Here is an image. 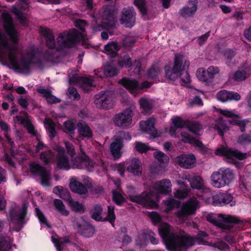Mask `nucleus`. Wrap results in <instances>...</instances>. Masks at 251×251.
I'll use <instances>...</instances> for the list:
<instances>
[{
	"instance_id": "nucleus-1",
	"label": "nucleus",
	"mask_w": 251,
	"mask_h": 251,
	"mask_svg": "<svg viewBox=\"0 0 251 251\" xmlns=\"http://www.w3.org/2000/svg\"><path fill=\"white\" fill-rule=\"evenodd\" d=\"M18 49L16 45L9 44L7 38L0 31V61L2 64L10 63L19 69L25 71L29 70L33 62L34 54L27 58L23 57L20 61L17 59Z\"/></svg>"
},
{
	"instance_id": "nucleus-2",
	"label": "nucleus",
	"mask_w": 251,
	"mask_h": 251,
	"mask_svg": "<svg viewBox=\"0 0 251 251\" xmlns=\"http://www.w3.org/2000/svg\"><path fill=\"white\" fill-rule=\"evenodd\" d=\"M40 32L46 38L47 46L50 49L60 50L64 48L73 47L80 40V36L76 29H72L60 33L55 43L52 32L49 28H41Z\"/></svg>"
},
{
	"instance_id": "nucleus-3",
	"label": "nucleus",
	"mask_w": 251,
	"mask_h": 251,
	"mask_svg": "<svg viewBox=\"0 0 251 251\" xmlns=\"http://www.w3.org/2000/svg\"><path fill=\"white\" fill-rule=\"evenodd\" d=\"M234 177L233 171L230 169H221L212 174L211 176V184L215 188H221L229 185Z\"/></svg>"
},
{
	"instance_id": "nucleus-4",
	"label": "nucleus",
	"mask_w": 251,
	"mask_h": 251,
	"mask_svg": "<svg viewBox=\"0 0 251 251\" xmlns=\"http://www.w3.org/2000/svg\"><path fill=\"white\" fill-rule=\"evenodd\" d=\"M206 219L211 223L226 230H230L234 225L240 222V220L237 217L229 215H209Z\"/></svg>"
},
{
	"instance_id": "nucleus-5",
	"label": "nucleus",
	"mask_w": 251,
	"mask_h": 251,
	"mask_svg": "<svg viewBox=\"0 0 251 251\" xmlns=\"http://www.w3.org/2000/svg\"><path fill=\"white\" fill-rule=\"evenodd\" d=\"M170 239L171 244L169 248L174 251L186 250L195 244V237L184 232L176 235L174 239Z\"/></svg>"
},
{
	"instance_id": "nucleus-6",
	"label": "nucleus",
	"mask_w": 251,
	"mask_h": 251,
	"mask_svg": "<svg viewBox=\"0 0 251 251\" xmlns=\"http://www.w3.org/2000/svg\"><path fill=\"white\" fill-rule=\"evenodd\" d=\"M30 172L35 176H38L40 178V183L44 187L51 186L50 180L51 179L50 171L46 167H44L35 162L31 163L29 165Z\"/></svg>"
},
{
	"instance_id": "nucleus-7",
	"label": "nucleus",
	"mask_w": 251,
	"mask_h": 251,
	"mask_svg": "<svg viewBox=\"0 0 251 251\" xmlns=\"http://www.w3.org/2000/svg\"><path fill=\"white\" fill-rule=\"evenodd\" d=\"M131 138L129 132L124 131L119 132L117 136H114V141L110 146V151L115 159H119L122 156L121 150L123 146V141L130 140Z\"/></svg>"
},
{
	"instance_id": "nucleus-8",
	"label": "nucleus",
	"mask_w": 251,
	"mask_h": 251,
	"mask_svg": "<svg viewBox=\"0 0 251 251\" xmlns=\"http://www.w3.org/2000/svg\"><path fill=\"white\" fill-rule=\"evenodd\" d=\"M94 103L96 106L100 109L112 108L114 104L113 93L111 91H105L96 95Z\"/></svg>"
},
{
	"instance_id": "nucleus-9",
	"label": "nucleus",
	"mask_w": 251,
	"mask_h": 251,
	"mask_svg": "<svg viewBox=\"0 0 251 251\" xmlns=\"http://www.w3.org/2000/svg\"><path fill=\"white\" fill-rule=\"evenodd\" d=\"M183 57L182 55H176L173 66L172 67L170 66H165V77L168 79L174 81L178 77L182 66Z\"/></svg>"
},
{
	"instance_id": "nucleus-10",
	"label": "nucleus",
	"mask_w": 251,
	"mask_h": 251,
	"mask_svg": "<svg viewBox=\"0 0 251 251\" xmlns=\"http://www.w3.org/2000/svg\"><path fill=\"white\" fill-rule=\"evenodd\" d=\"M132 110L131 107L126 108L123 112L114 115L113 121L115 125L120 127L126 128L131 124Z\"/></svg>"
},
{
	"instance_id": "nucleus-11",
	"label": "nucleus",
	"mask_w": 251,
	"mask_h": 251,
	"mask_svg": "<svg viewBox=\"0 0 251 251\" xmlns=\"http://www.w3.org/2000/svg\"><path fill=\"white\" fill-rule=\"evenodd\" d=\"M129 199L131 201L140 204L145 207L154 208L157 206V204L153 200L152 194L150 192H144L140 195H129Z\"/></svg>"
},
{
	"instance_id": "nucleus-12",
	"label": "nucleus",
	"mask_w": 251,
	"mask_h": 251,
	"mask_svg": "<svg viewBox=\"0 0 251 251\" xmlns=\"http://www.w3.org/2000/svg\"><path fill=\"white\" fill-rule=\"evenodd\" d=\"M198 203L199 202L196 198H191L177 212V217L180 220H184L189 215L194 213Z\"/></svg>"
},
{
	"instance_id": "nucleus-13",
	"label": "nucleus",
	"mask_w": 251,
	"mask_h": 251,
	"mask_svg": "<svg viewBox=\"0 0 251 251\" xmlns=\"http://www.w3.org/2000/svg\"><path fill=\"white\" fill-rule=\"evenodd\" d=\"M2 18L3 26L6 32L9 36L11 40L14 44H17L18 42V33L13 25L12 17L7 13H3Z\"/></svg>"
},
{
	"instance_id": "nucleus-14",
	"label": "nucleus",
	"mask_w": 251,
	"mask_h": 251,
	"mask_svg": "<svg viewBox=\"0 0 251 251\" xmlns=\"http://www.w3.org/2000/svg\"><path fill=\"white\" fill-rule=\"evenodd\" d=\"M27 205L24 203L21 208L16 207L11 209L9 214L11 220L20 225L25 224V218L27 214Z\"/></svg>"
},
{
	"instance_id": "nucleus-15",
	"label": "nucleus",
	"mask_w": 251,
	"mask_h": 251,
	"mask_svg": "<svg viewBox=\"0 0 251 251\" xmlns=\"http://www.w3.org/2000/svg\"><path fill=\"white\" fill-rule=\"evenodd\" d=\"M217 155L224 156L229 159L237 158L242 160L246 158L247 154L243 153L237 150H234L227 147L221 146L215 150Z\"/></svg>"
},
{
	"instance_id": "nucleus-16",
	"label": "nucleus",
	"mask_w": 251,
	"mask_h": 251,
	"mask_svg": "<svg viewBox=\"0 0 251 251\" xmlns=\"http://www.w3.org/2000/svg\"><path fill=\"white\" fill-rule=\"evenodd\" d=\"M69 187L71 190L79 195H85L87 193L88 188L92 187V182L89 180L82 184L74 177L70 179Z\"/></svg>"
},
{
	"instance_id": "nucleus-17",
	"label": "nucleus",
	"mask_w": 251,
	"mask_h": 251,
	"mask_svg": "<svg viewBox=\"0 0 251 251\" xmlns=\"http://www.w3.org/2000/svg\"><path fill=\"white\" fill-rule=\"evenodd\" d=\"M135 14L136 13L133 7L124 8L122 12L120 19L121 24L126 27H132L135 22Z\"/></svg>"
},
{
	"instance_id": "nucleus-18",
	"label": "nucleus",
	"mask_w": 251,
	"mask_h": 251,
	"mask_svg": "<svg viewBox=\"0 0 251 251\" xmlns=\"http://www.w3.org/2000/svg\"><path fill=\"white\" fill-rule=\"evenodd\" d=\"M119 83L130 91H135L138 89L148 88L151 86V84L147 81H144L140 86L136 80L126 77L120 80Z\"/></svg>"
},
{
	"instance_id": "nucleus-19",
	"label": "nucleus",
	"mask_w": 251,
	"mask_h": 251,
	"mask_svg": "<svg viewBox=\"0 0 251 251\" xmlns=\"http://www.w3.org/2000/svg\"><path fill=\"white\" fill-rule=\"evenodd\" d=\"M233 199L231 195L220 192L212 197V203L215 205L229 204L231 206H232L235 204V201Z\"/></svg>"
},
{
	"instance_id": "nucleus-20",
	"label": "nucleus",
	"mask_w": 251,
	"mask_h": 251,
	"mask_svg": "<svg viewBox=\"0 0 251 251\" xmlns=\"http://www.w3.org/2000/svg\"><path fill=\"white\" fill-rule=\"evenodd\" d=\"M70 83H78L80 87L85 92H88L95 87L93 79L90 77L73 76L69 79Z\"/></svg>"
},
{
	"instance_id": "nucleus-21",
	"label": "nucleus",
	"mask_w": 251,
	"mask_h": 251,
	"mask_svg": "<svg viewBox=\"0 0 251 251\" xmlns=\"http://www.w3.org/2000/svg\"><path fill=\"white\" fill-rule=\"evenodd\" d=\"M159 232L160 236L165 240L168 248L170 246L171 238L174 239L176 236L172 231L171 226L166 223H161L159 226Z\"/></svg>"
},
{
	"instance_id": "nucleus-22",
	"label": "nucleus",
	"mask_w": 251,
	"mask_h": 251,
	"mask_svg": "<svg viewBox=\"0 0 251 251\" xmlns=\"http://www.w3.org/2000/svg\"><path fill=\"white\" fill-rule=\"evenodd\" d=\"M101 17L102 23L105 27H113L115 26L116 16L110 7L105 8Z\"/></svg>"
},
{
	"instance_id": "nucleus-23",
	"label": "nucleus",
	"mask_w": 251,
	"mask_h": 251,
	"mask_svg": "<svg viewBox=\"0 0 251 251\" xmlns=\"http://www.w3.org/2000/svg\"><path fill=\"white\" fill-rule=\"evenodd\" d=\"M55 150L57 152L56 159L58 168L61 169L69 170L70 168L69 161L65 155L64 149L61 147L57 146Z\"/></svg>"
},
{
	"instance_id": "nucleus-24",
	"label": "nucleus",
	"mask_w": 251,
	"mask_h": 251,
	"mask_svg": "<svg viewBox=\"0 0 251 251\" xmlns=\"http://www.w3.org/2000/svg\"><path fill=\"white\" fill-rule=\"evenodd\" d=\"M172 184L168 179H163L155 182L153 186V189L157 194L167 195L171 192Z\"/></svg>"
},
{
	"instance_id": "nucleus-25",
	"label": "nucleus",
	"mask_w": 251,
	"mask_h": 251,
	"mask_svg": "<svg viewBox=\"0 0 251 251\" xmlns=\"http://www.w3.org/2000/svg\"><path fill=\"white\" fill-rule=\"evenodd\" d=\"M176 162L184 168L191 169L195 166L196 158L193 154H183L177 156Z\"/></svg>"
},
{
	"instance_id": "nucleus-26",
	"label": "nucleus",
	"mask_w": 251,
	"mask_h": 251,
	"mask_svg": "<svg viewBox=\"0 0 251 251\" xmlns=\"http://www.w3.org/2000/svg\"><path fill=\"white\" fill-rule=\"evenodd\" d=\"M198 1L197 0L189 1L187 6L181 8L178 12L179 15L183 18L192 17L197 10Z\"/></svg>"
},
{
	"instance_id": "nucleus-27",
	"label": "nucleus",
	"mask_w": 251,
	"mask_h": 251,
	"mask_svg": "<svg viewBox=\"0 0 251 251\" xmlns=\"http://www.w3.org/2000/svg\"><path fill=\"white\" fill-rule=\"evenodd\" d=\"M216 97L219 100L222 102L231 100H239L241 99V97L238 93L228 92L225 90L219 91L217 93Z\"/></svg>"
},
{
	"instance_id": "nucleus-28",
	"label": "nucleus",
	"mask_w": 251,
	"mask_h": 251,
	"mask_svg": "<svg viewBox=\"0 0 251 251\" xmlns=\"http://www.w3.org/2000/svg\"><path fill=\"white\" fill-rule=\"evenodd\" d=\"M156 123L155 119L151 118L147 121H141L140 123L141 126H146V131L150 134L153 138L159 136L158 132L156 128L154 127V125Z\"/></svg>"
},
{
	"instance_id": "nucleus-29",
	"label": "nucleus",
	"mask_w": 251,
	"mask_h": 251,
	"mask_svg": "<svg viewBox=\"0 0 251 251\" xmlns=\"http://www.w3.org/2000/svg\"><path fill=\"white\" fill-rule=\"evenodd\" d=\"M180 136L182 141L184 143H189L198 147L200 150L203 151L205 147L202 143L195 137H191L189 134L186 132H181Z\"/></svg>"
},
{
	"instance_id": "nucleus-30",
	"label": "nucleus",
	"mask_w": 251,
	"mask_h": 251,
	"mask_svg": "<svg viewBox=\"0 0 251 251\" xmlns=\"http://www.w3.org/2000/svg\"><path fill=\"white\" fill-rule=\"evenodd\" d=\"M74 166L78 169L86 167L90 169L93 167V163L89 160L86 155L84 154V157L77 156L75 158Z\"/></svg>"
},
{
	"instance_id": "nucleus-31",
	"label": "nucleus",
	"mask_w": 251,
	"mask_h": 251,
	"mask_svg": "<svg viewBox=\"0 0 251 251\" xmlns=\"http://www.w3.org/2000/svg\"><path fill=\"white\" fill-rule=\"evenodd\" d=\"M127 171L133 174L134 175L138 176L141 175L142 171V164L139 159L134 158L131 160L129 165L127 167Z\"/></svg>"
},
{
	"instance_id": "nucleus-32",
	"label": "nucleus",
	"mask_w": 251,
	"mask_h": 251,
	"mask_svg": "<svg viewBox=\"0 0 251 251\" xmlns=\"http://www.w3.org/2000/svg\"><path fill=\"white\" fill-rule=\"evenodd\" d=\"M77 127L79 135L82 138L90 139L93 136V132L91 128L83 122H78Z\"/></svg>"
},
{
	"instance_id": "nucleus-33",
	"label": "nucleus",
	"mask_w": 251,
	"mask_h": 251,
	"mask_svg": "<svg viewBox=\"0 0 251 251\" xmlns=\"http://www.w3.org/2000/svg\"><path fill=\"white\" fill-rule=\"evenodd\" d=\"M186 179L190 182L191 187L193 189H201L203 186L204 181L200 176H188Z\"/></svg>"
},
{
	"instance_id": "nucleus-34",
	"label": "nucleus",
	"mask_w": 251,
	"mask_h": 251,
	"mask_svg": "<svg viewBox=\"0 0 251 251\" xmlns=\"http://www.w3.org/2000/svg\"><path fill=\"white\" fill-rule=\"evenodd\" d=\"M24 5L19 7V8L13 7L12 11L13 13L17 16V18L19 20L21 23H25L26 21V17L25 14L22 12V10H25L27 7V3L25 0H20Z\"/></svg>"
},
{
	"instance_id": "nucleus-35",
	"label": "nucleus",
	"mask_w": 251,
	"mask_h": 251,
	"mask_svg": "<svg viewBox=\"0 0 251 251\" xmlns=\"http://www.w3.org/2000/svg\"><path fill=\"white\" fill-rule=\"evenodd\" d=\"M197 75L200 80L204 82L207 85H210L213 82V78L207 70L205 71L203 68L200 69Z\"/></svg>"
},
{
	"instance_id": "nucleus-36",
	"label": "nucleus",
	"mask_w": 251,
	"mask_h": 251,
	"mask_svg": "<svg viewBox=\"0 0 251 251\" xmlns=\"http://www.w3.org/2000/svg\"><path fill=\"white\" fill-rule=\"evenodd\" d=\"M102 69L104 75L106 77L113 76L116 75L118 73L117 67L109 62L106 63L103 66Z\"/></svg>"
},
{
	"instance_id": "nucleus-37",
	"label": "nucleus",
	"mask_w": 251,
	"mask_h": 251,
	"mask_svg": "<svg viewBox=\"0 0 251 251\" xmlns=\"http://www.w3.org/2000/svg\"><path fill=\"white\" fill-rule=\"evenodd\" d=\"M172 123L174 126L170 127L169 132L171 136L176 135V128H181L185 125V122L179 117H175L172 119Z\"/></svg>"
},
{
	"instance_id": "nucleus-38",
	"label": "nucleus",
	"mask_w": 251,
	"mask_h": 251,
	"mask_svg": "<svg viewBox=\"0 0 251 251\" xmlns=\"http://www.w3.org/2000/svg\"><path fill=\"white\" fill-rule=\"evenodd\" d=\"M187 126L189 130L194 134L197 137H199L201 135L200 132L202 130L203 127L202 125L199 122L196 121L189 122Z\"/></svg>"
},
{
	"instance_id": "nucleus-39",
	"label": "nucleus",
	"mask_w": 251,
	"mask_h": 251,
	"mask_svg": "<svg viewBox=\"0 0 251 251\" xmlns=\"http://www.w3.org/2000/svg\"><path fill=\"white\" fill-rule=\"evenodd\" d=\"M189 64V61H185L183 67L181 68L178 75L182 81L186 84H188L191 81L190 76L186 70L188 68Z\"/></svg>"
},
{
	"instance_id": "nucleus-40",
	"label": "nucleus",
	"mask_w": 251,
	"mask_h": 251,
	"mask_svg": "<svg viewBox=\"0 0 251 251\" xmlns=\"http://www.w3.org/2000/svg\"><path fill=\"white\" fill-rule=\"evenodd\" d=\"M95 232L94 227L91 225L86 223L81 230L78 231V233L86 238L92 237Z\"/></svg>"
},
{
	"instance_id": "nucleus-41",
	"label": "nucleus",
	"mask_w": 251,
	"mask_h": 251,
	"mask_svg": "<svg viewBox=\"0 0 251 251\" xmlns=\"http://www.w3.org/2000/svg\"><path fill=\"white\" fill-rule=\"evenodd\" d=\"M103 212V209L100 204L95 205L93 208L90 211L91 218L97 221L102 220L101 214Z\"/></svg>"
},
{
	"instance_id": "nucleus-42",
	"label": "nucleus",
	"mask_w": 251,
	"mask_h": 251,
	"mask_svg": "<svg viewBox=\"0 0 251 251\" xmlns=\"http://www.w3.org/2000/svg\"><path fill=\"white\" fill-rule=\"evenodd\" d=\"M51 238L57 251H62V246L65 243H69L71 242L70 240L68 238H60L56 235L54 236H52Z\"/></svg>"
},
{
	"instance_id": "nucleus-43",
	"label": "nucleus",
	"mask_w": 251,
	"mask_h": 251,
	"mask_svg": "<svg viewBox=\"0 0 251 251\" xmlns=\"http://www.w3.org/2000/svg\"><path fill=\"white\" fill-rule=\"evenodd\" d=\"M120 46L118 45L117 42H111L105 46V52L109 55L114 56L116 55L117 52L120 50Z\"/></svg>"
},
{
	"instance_id": "nucleus-44",
	"label": "nucleus",
	"mask_w": 251,
	"mask_h": 251,
	"mask_svg": "<svg viewBox=\"0 0 251 251\" xmlns=\"http://www.w3.org/2000/svg\"><path fill=\"white\" fill-rule=\"evenodd\" d=\"M54 206L57 211L62 216H67L69 214L68 210L62 201L59 199H55L53 201Z\"/></svg>"
},
{
	"instance_id": "nucleus-45",
	"label": "nucleus",
	"mask_w": 251,
	"mask_h": 251,
	"mask_svg": "<svg viewBox=\"0 0 251 251\" xmlns=\"http://www.w3.org/2000/svg\"><path fill=\"white\" fill-rule=\"evenodd\" d=\"M153 156L161 167H165L169 162V157L162 152L155 151Z\"/></svg>"
},
{
	"instance_id": "nucleus-46",
	"label": "nucleus",
	"mask_w": 251,
	"mask_h": 251,
	"mask_svg": "<svg viewBox=\"0 0 251 251\" xmlns=\"http://www.w3.org/2000/svg\"><path fill=\"white\" fill-rule=\"evenodd\" d=\"M214 128L218 131L219 135L222 136L224 132L228 130V127L222 118H218Z\"/></svg>"
},
{
	"instance_id": "nucleus-47",
	"label": "nucleus",
	"mask_w": 251,
	"mask_h": 251,
	"mask_svg": "<svg viewBox=\"0 0 251 251\" xmlns=\"http://www.w3.org/2000/svg\"><path fill=\"white\" fill-rule=\"evenodd\" d=\"M17 119L21 122L22 123L25 124L26 129L28 131V132L32 135L33 136H35L36 134V132L35 131V128L33 125L31 124V122L26 118H24L22 117L17 116Z\"/></svg>"
},
{
	"instance_id": "nucleus-48",
	"label": "nucleus",
	"mask_w": 251,
	"mask_h": 251,
	"mask_svg": "<svg viewBox=\"0 0 251 251\" xmlns=\"http://www.w3.org/2000/svg\"><path fill=\"white\" fill-rule=\"evenodd\" d=\"M40 159L45 164H49L54 158V154L50 150H47L40 154Z\"/></svg>"
},
{
	"instance_id": "nucleus-49",
	"label": "nucleus",
	"mask_w": 251,
	"mask_h": 251,
	"mask_svg": "<svg viewBox=\"0 0 251 251\" xmlns=\"http://www.w3.org/2000/svg\"><path fill=\"white\" fill-rule=\"evenodd\" d=\"M116 219V216L114 213V207L111 205L107 207V216L103 219V221L109 222L113 226H114V222Z\"/></svg>"
},
{
	"instance_id": "nucleus-50",
	"label": "nucleus",
	"mask_w": 251,
	"mask_h": 251,
	"mask_svg": "<svg viewBox=\"0 0 251 251\" xmlns=\"http://www.w3.org/2000/svg\"><path fill=\"white\" fill-rule=\"evenodd\" d=\"M249 70H238L234 74V79L236 81H241L245 80L249 76Z\"/></svg>"
},
{
	"instance_id": "nucleus-51",
	"label": "nucleus",
	"mask_w": 251,
	"mask_h": 251,
	"mask_svg": "<svg viewBox=\"0 0 251 251\" xmlns=\"http://www.w3.org/2000/svg\"><path fill=\"white\" fill-rule=\"evenodd\" d=\"M44 123L46 125V128L49 132L50 137L52 138L54 137L56 135V133L54 123L51 119L46 118L45 120Z\"/></svg>"
},
{
	"instance_id": "nucleus-52",
	"label": "nucleus",
	"mask_w": 251,
	"mask_h": 251,
	"mask_svg": "<svg viewBox=\"0 0 251 251\" xmlns=\"http://www.w3.org/2000/svg\"><path fill=\"white\" fill-rule=\"evenodd\" d=\"M161 72V68L157 64H153L148 70V76L151 78H156Z\"/></svg>"
},
{
	"instance_id": "nucleus-53",
	"label": "nucleus",
	"mask_w": 251,
	"mask_h": 251,
	"mask_svg": "<svg viewBox=\"0 0 251 251\" xmlns=\"http://www.w3.org/2000/svg\"><path fill=\"white\" fill-rule=\"evenodd\" d=\"M69 204L72 208V209L75 212L83 213L85 211V206L77 201H75L73 200L69 203Z\"/></svg>"
},
{
	"instance_id": "nucleus-54",
	"label": "nucleus",
	"mask_w": 251,
	"mask_h": 251,
	"mask_svg": "<svg viewBox=\"0 0 251 251\" xmlns=\"http://www.w3.org/2000/svg\"><path fill=\"white\" fill-rule=\"evenodd\" d=\"M164 203L166 205V209L168 211L171 210L175 207H178L180 204L179 201L173 198L168 199L164 201Z\"/></svg>"
},
{
	"instance_id": "nucleus-55",
	"label": "nucleus",
	"mask_w": 251,
	"mask_h": 251,
	"mask_svg": "<svg viewBox=\"0 0 251 251\" xmlns=\"http://www.w3.org/2000/svg\"><path fill=\"white\" fill-rule=\"evenodd\" d=\"M86 223L82 217H74L73 220V226L78 232L79 230H81L82 228L84 225Z\"/></svg>"
},
{
	"instance_id": "nucleus-56",
	"label": "nucleus",
	"mask_w": 251,
	"mask_h": 251,
	"mask_svg": "<svg viewBox=\"0 0 251 251\" xmlns=\"http://www.w3.org/2000/svg\"><path fill=\"white\" fill-rule=\"evenodd\" d=\"M140 105L144 111L147 112L152 107V104L150 100L146 98H141L139 100Z\"/></svg>"
},
{
	"instance_id": "nucleus-57",
	"label": "nucleus",
	"mask_w": 251,
	"mask_h": 251,
	"mask_svg": "<svg viewBox=\"0 0 251 251\" xmlns=\"http://www.w3.org/2000/svg\"><path fill=\"white\" fill-rule=\"evenodd\" d=\"M136 41L134 36L127 35L123 39V44L126 48L131 47L134 45Z\"/></svg>"
},
{
	"instance_id": "nucleus-58",
	"label": "nucleus",
	"mask_w": 251,
	"mask_h": 251,
	"mask_svg": "<svg viewBox=\"0 0 251 251\" xmlns=\"http://www.w3.org/2000/svg\"><path fill=\"white\" fill-rule=\"evenodd\" d=\"M134 3L138 7L143 15L147 14L145 0H134Z\"/></svg>"
},
{
	"instance_id": "nucleus-59",
	"label": "nucleus",
	"mask_w": 251,
	"mask_h": 251,
	"mask_svg": "<svg viewBox=\"0 0 251 251\" xmlns=\"http://www.w3.org/2000/svg\"><path fill=\"white\" fill-rule=\"evenodd\" d=\"M132 64L131 58L128 55H124L123 60L118 62L119 66L122 68L124 66L129 68L132 66Z\"/></svg>"
},
{
	"instance_id": "nucleus-60",
	"label": "nucleus",
	"mask_w": 251,
	"mask_h": 251,
	"mask_svg": "<svg viewBox=\"0 0 251 251\" xmlns=\"http://www.w3.org/2000/svg\"><path fill=\"white\" fill-rule=\"evenodd\" d=\"M112 199L113 201L118 205H121L125 201V198L118 192L112 191Z\"/></svg>"
},
{
	"instance_id": "nucleus-61",
	"label": "nucleus",
	"mask_w": 251,
	"mask_h": 251,
	"mask_svg": "<svg viewBox=\"0 0 251 251\" xmlns=\"http://www.w3.org/2000/svg\"><path fill=\"white\" fill-rule=\"evenodd\" d=\"M68 95L70 98H73L74 100H78L80 98L79 94L77 93L76 89L73 87H70L68 89Z\"/></svg>"
},
{
	"instance_id": "nucleus-62",
	"label": "nucleus",
	"mask_w": 251,
	"mask_h": 251,
	"mask_svg": "<svg viewBox=\"0 0 251 251\" xmlns=\"http://www.w3.org/2000/svg\"><path fill=\"white\" fill-rule=\"evenodd\" d=\"M135 148L137 151L143 153H145L150 150V147L146 144L141 143H136Z\"/></svg>"
},
{
	"instance_id": "nucleus-63",
	"label": "nucleus",
	"mask_w": 251,
	"mask_h": 251,
	"mask_svg": "<svg viewBox=\"0 0 251 251\" xmlns=\"http://www.w3.org/2000/svg\"><path fill=\"white\" fill-rule=\"evenodd\" d=\"M59 196L62 199L67 201L68 203L73 200V199L71 197L70 192L67 189L64 188L62 191L61 192L60 195Z\"/></svg>"
},
{
	"instance_id": "nucleus-64",
	"label": "nucleus",
	"mask_w": 251,
	"mask_h": 251,
	"mask_svg": "<svg viewBox=\"0 0 251 251\" xmlns=\"http://www.w3.org/2000/svg\"><path fill=\"white\" fill-rule=\"evenodd\" d=\"M237 142L239 144L251 142V134H245L239 136Z\"/></svg>"
}]
</instances>
